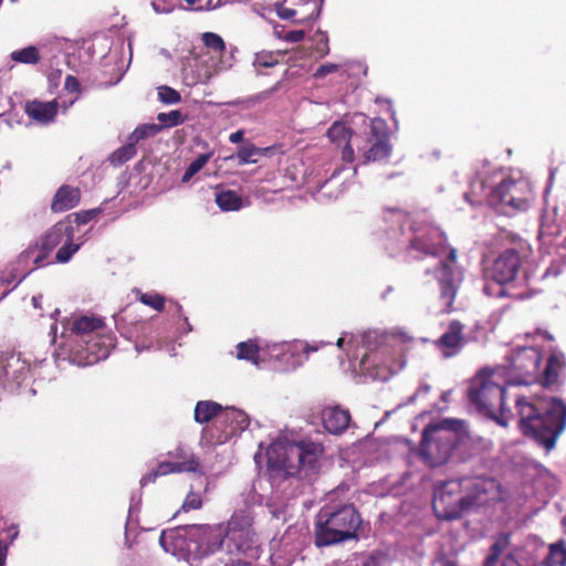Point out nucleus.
Segmentation results:
<instances>
[{"label":"nucleus","mask_w":566,"mask_h":566,"mask_svg":"<svg viewBox=\"0 0 566 566\" xmlns=\"http://www.w3.org/2000/svg\"><path fill=\"white\" fill-rule=\"evenodd\" d=\"M497 424L515 427L549 451L566 428V405L556 397L526 396L509 385L501 388Z\"/></svg>","instance_id":"f257e3e1"},{"label":"nucleus","mask_w":566,"mask_h":566,"mask_svg":"<svg viewBox=\"0 0 566 566\" xmlns=\"http://www.w3.org/2000/svg\"><path fill=\"white\" fill-rule=\"evenodd\" d=\"M447 252V256L433 268L426 270V274H433L439 284L442 312L451 313L458 286L454 280V264L458 260L455 248L448 247V238L439 228L423 224L412 229V234L406 247V253L413 260L424 258H439Z\"/></svg>","instance_id":"f03ea898"},{"label":"nucleus","mask_w":566,"mask_h":566,"mask_svg":"<svg viewBox=\"0 0 566 566\" xmlns=\"http://www.w3.org/2000/svg\"><path fill=\"white\" fill-rule=\"evenodd\" d=\"M494 490L493 478L465 476L446 481L434 490L432 509L439 520H459L463 512L485 504Z\"/></svg>","instance_id":"7ed1b4c3"},{"label":"nucleus","mask_w":566,"mask_h":566,"mask_svg":"<svg viewBox=\"0 0 566 566\" xmlns=\"http://www.w3.org/2000/svg\"><path fill=\"white\" fill-rule=\"evenodd\" d=\"M541 361L542 356L536 348L521 347L506 356L505 363L497 366V370L503 369L516 384L538 381L544 388H549L557 384L559 374L566 366V359L560 352L552 353L543 373H539Z\"/></svg>","instance_id":"20e7f679"},{"label":"nucleus","mask_w":566,"mask_h":566,"mask_svg":"<svg viewBox=\"0 0 566 566\" xmlns=\"http://www.w3.org/2000/svg\"><path fill=\"white\" fill-rule=\"evenodd\" d=\"M361 517L352 503H328L315 517L314 543L317 547L336 545L358 538Z\"/></svg>","instance_id":"39448f33"},{"label":"nucleus","mask_w":566,"mask_h":566,"mask_svg":"<svg viewBox=\"0 0 566 566\" xmlns=\"http://www.w3.org/2000/svg\"><path fill=\"white\" fill-rule=\"evenodd\" d=\"M60 244L62 245L55 254L57 263L69 262L80 249V244L74 243V227L69 220L53 224L20 254V260L32 259L34 269H40L45 265L50 253Z\"/></svg>","instance_id":"423d86ee"},{"label":"nucleus","mask_w":566,"mask_h":566,"mask_svg":"<svg viewBox=\"0 0 566 566\" xmlns=\"http://www.w3.org/2000/svg\"><path fill=\"white\" fill-rule=\"evenodd\" d=\"M461 429V422L451 419L427 424L419 447L422 461L431 468L447 463L460 442Z\"/></svg>","instance_id":"0eeeda50"},{"label":"nucleus","mask_w":566,"mask_h":566,"mask_svg":"<svg viewBox=\"0 0 566 566\" xmlns=\"http://www.w3.org/2000/svg\"><path fill=\"white\" fill-rule=\"evenodd\" d=\"M201 41L206 52L192 53L182 67V80L187 86L206 83L226 69L222 59L227 52V44L222 36L208 31L201 34Z\"/></svg>","instance_id":"6e6552de"},{"label":"nucleus","mask_w":566,"mask_h":566,"mask_svg":"<svg viewBox=\"0 0 566 566\" xmlns=\"http://www.w3.org/2000/svg\"><path fill=\"white\" fill-rule=\"evenodd\" d=\"M323 452L324 447L321 442L301 440L291 446L279 459L277 469L283 471L285 476L311 481L318 473Z\"/></svg>","instance_id":"1a4fd4ad"},{"label":"nucleus","mask_w":566,"mask_h":566,"mask_svg":"<svg viewBox=\"0 0 566 566\" xmlns=\"http://www.w3.org/2000/svg\"><path fill=\"white\" fill-rule=\"evenodd\" d=\"M358 139L357 151L364 158V164L387 159L391 154L388 125L380 117L371 118L365 136Z\"/></svg>","instance_id":"9d476101"},{"label":"nucleus","mask_w":566,"mask_h":566,"mask_svg":"<svg viewBox=\"0 0 566 566\" xmlns=\"http://www.w3.org/2000/svg\"><path fill=\"white\" fill-rule=\"evenodd\" d=\"M532 189L523 178L505 179L497 185V213L513 217L530 209Z\"/></svg>","instance_id":"9b49d317"},{"label":"nucleus","mask_w":566,"mask_h":566,"mask_svg":"<svg viewBox=\"0 0 566 566\" xmlns=\"http://www.w3.org/2000/svg\"><path fill=\"white\" fill-rule=\"evenodd\" d=\"M495 371L491 367L481 368L471 378L468 388V398L476 411L486 419L495 420L492 407V396L495 390Z\"/></svg>","instance_id":"f8f14e48"},{"label":"nucleus","mask_w":566,"mask_h":566,"mask_svg":"<svg viewBox=\"0 0 566 566\" xmlns=\"http://www.w3.org/2000/svg\"><path fill=\"white\" fill-rule=\"evenodd\" d=\"M250 424L249 416L239 409L235 408H226L222 410V413L218 417V426L220 428V432L214 434L212 432L211 427H206L202 429V436L210 443L221 444L224 443L232 436L237 434L240 431L247 429Z\"/></svg>","instance_id":"ddd939ff"},{"label":"nucleus","mask_w":566,"mask_h":566,"mask_svg":"<svg viewBox=\"0 0 566 566\" xmlns=\"http://www.w3.org/2000/svg\"><path fill=\"white\" fill-rule=\"evenodd\" d=\"M513 247L507 248L497 256V284L505 285L515 280L521 268V250L523 241L514 238Z\"/></svg>","instance_id":"4468645a"},{"label":"nucleus","mask_w":566,"mask_h":566,"mask_svg":"<svg viewBox=\"0 0 566 566\" xmlns=\"http://www.w3.org/2000/svg\"><path fill=\"white\" fill-rule=\"evenodd\" d=\"M77 345L81 349L76 350L78 356V364L92 365L101 359H105L109 354V345L106 344L103 338L98 335H88L83 339H77Z\"/></svg>","instance_id":"2eb2a0df"},{"label":"nucleus","mask_w":566,"mask_h":566,"mask_svg":"<svg viewBox=\"0 0 566 566\" xmlns=\"http://www.w3.org/2000/svg\"><path fill=\"white\" fill-rule=\"evenodd\" d=\"M350 413L339 406L326 407L322 411L324 428L333 434H342L350 423Z\"/></svg>","instance_id":"dca6fc26"},{"label":"nucleus","mask_w":566,"mask_h":566,"mask_svg":"<svg viewBox=\"0 0 566 566\" xmlns=\"http://www.w3.org/2000/svg\"><path fill=\"white\" fill-rule=\"evenodd\" d=\"M57 112L59 104L56 101L41 102L32 99L24 104V113L28 117L44 125L52 123L55 119Z\"/></svg>","instance_id":"f3484780"},{"label":"nucleus","mask_w":566,"mask_h":566,"mask_svg":"<svg viewBox=\"0 0 566 566\" xmlns=\"http://www.w3.org/2000/svg\"><path fill=\"white\" fill-rule=\"evenodd\" d=\"M463 325L459 321H452L448 331L437 340V346L442 350L446 357L455 355L463 344Z\"/></svg>","instance_id":"a211bd4d"},{"label":"nucleus","mask_w":566,"mask_h":566,"mask_svg":"<svg viewBox=\"0 0 566 566\" xmlns=\"http://www.w3.org/2000/svg\"><path fill=\"white\" fill-rule=\"evenodd\" d=\"M82 192L78 187L70 185L61 186L51 202V211L54 213L64 212L78 206Z\"/></svg>","instance_id":"6ab92c4d"},{"label":"nucleus","mask_w":566,"mask_h":566,"mask_svg":"<svg viewBox=\"0 0 566 566\" xmlns=\"http://www.w3.org/2000/svg\"><path fill=\"white\" fill-rule=\"evenodd\" d=\"M327 137L333 144L343 147L342 158L344 161L353 163L355 153L350 145L352 129L344 124L334 123L327 130Z\"/></svg>","instance_id":"aec40b11"},{"label":"nucleus","mask_w":566,"mask_h":566,"mask_svg":"<svg viewBox=\"0 0 566 566\" xmlns=\"http://www.w3.org/2000/svg\"><path fill=\"white\" fill-rule=\"evenodd\" d=\"M168 457L177 467L180 473H192L200 470L199 459L188 448L178 446L168 452Z\"/></svg>","instance_id":"412c9836"},{"label":"nucleus","mask_w":566,"mask_h":566,"mask_svg":"<svg viewBox=\"0 0 566 566\" xmlns=\"http://www.w3.org/2000/svg\"><path fill=\"white\" fill-rule=\"evenodd\" d=\"M221 405L210 400L198 401L195 407V420L198 423L211 422V429L217 428L218 417L222 413Z\"/></svg>","instance_id":"4be33fe9"},{"label":"nucleus","mask_w":566,"mask_h":566,"mask_svg":"<svg viewBox=\"0 0 566 566\" xmlns=\"http://www.w3.org/2000/svg\"><path fill=\"white\" fill-rule=\"evenodd\" d=\"M103 327V321L98 317L82 316L72 324V332L78 336V339L95 335Z\"/></svg>","instance_id":"5701e85b"},{"label":"nucleus","mask_w":566,"mask_h":566,"mask_svg":"<svg viewBox=\"0 0 566 566\" xmlns=\"http://www.w3.org/2000/svg\"><path fill=\"white\" fill-rule=\"evenodd\" d=\"M542 566H566V539L560 538L548 545Z\"/></svg>","instance_id":"b1692460"},{"label":"nucleus","mask_w":566,"mask_h":566,"mask_svg":"<svg viewBox=\"0 0 566 566\" xmlns=\"http://www.w3.org/2000/svg\"><path fill=\"white\" fill-rule=\"evenodd\" d=\"M216 203L222 211H238L242 208V197L234 190L216 193Z\"/></svg>","instance_id":"393cba45"},{"label":"nucleus","mask_w":566,"mask_h":566,"mask_svg":"<svg viewBox=\"0 0 566 566\" xmlns=\"http://www.w3.org/2000/svg\"><path fill=\"white\" fill-rule=\"evenodd\" d=\"M171 473H179L175 462L171 460L161 461L158 463L155 470L144 474L139 481L140 486L144 488L150 483H155L159 476H165Z\"/></svg>","instance_id":"a878e982"},{"label":"nucleus","mask_w":566,"mask_h":566,"mask_svg":"<svg viewBox=\"0 0 566 566\" xmlns=\"http://www.w3.org/2000/svg\"><path fill=\"white\" fill-rule=\"evenodd\" d=\"M270 151H271L270 147L260 148L253 144H249V145H245V146H242L241 148H239V150L237 153V158H238L239 165L255 164V163H258L259 157L265 156Z\"/></svg>","instance_id":"bb28decb"},{"label":"nucleus","mask_w":566,"mask_h":566,"mask_svg":"<svg viewBox=\"0 0 566 566\" xmlns=\"http://www.w3.org/2000/svg\"><path fill=\"white\" fill-rule=\"evenodd\" d=\"M137 154L136 146L127 139V144L114 150L109 157L108 161L114 167H119L134 158Z\"/></svg>","instance_id":"cd10ccee"},{"label":"nucleus","mask_w":566,"mask_h":566,"mask_svg":"<svg viewBox=\"0 0 566 566\" xmlns=\"http://www.w3.org/2000/svg\"><path fill=\"white\" fill-rule=\"evenodd\" d=\"M12 61L22 64H36L41 60L40 52L34 45L25 46L21 50L13 51L10 54Z\"/></svg>","instance_id":"c85d7f7f"},{"label":"nucleus","mask_w":566,"mask_h":566,"mask_svg":"<svg viewBox=\"0 0 566 566\" xmlns=\"http://www.w3.org/2000/svg\"><path fill=\"white\" fill-rule=\"evenodd\" d=\"M163 130V126L157 124H142L138 125L133 133L128 136V140H130L135 146L142 140L154 137Z\"/></svg>","instance_id":"c756f323"},{"label":"nucleus","mask_w":566,"mask_h":566,"mask_svg":"<svg viewBox=\"0 0 566 566\" xmlns=\"http://www.w3.org/2000/svg\"><path fill=\"white\" fill-rule=\"evenodd\" d=\"M260 347L252 340L241 342L237 345V357L250 360L258 365Z\"/></svg>","instance_id":"7c9ffc66"},{"label":"nucleus","mask_w":566,"mask_h":566,"mask_svg":"<svg viewBox=\"0 0 566 566\" xmlns=\"http://www.w3.org/2000/svg\"><path fill=\"white\" fill-rule=\"evenodd\" d=\"M159 126L164 128H171L181 125L186 122L187 116L179 109L170 111L169 113H159L157 115Z\"/></svg>","instance_id":"2f4dec72"},{"label":"nucleus","mask_w":566,"mask_h":566,"mask_svg":"<svg viewBox=\"0 0 566 566\" xmlns=\"http://www.w3.org/2000/svg\"><path fill=\"white\" fill-rule=\"evenodd\" d=\"M211 156V153H205L200 154L196 159H193L187 167L186 171L184 172L181 181L188 182L197 172H199L207 165Z\"/></svg>","instance_id":"473e14b6"},{"label":"nucleus","mask_w":566,"mask_h":566,"mask_svg":"<svg viewBox=\"0 0 566 566\" xmlns=\"http://www.w3.org/2000/svg\"><path fill=\"white\" fill-rule=\"evenodd\" d=\"M3 374L7 378H18V373L27 369L24 361L15 355H10L2 365Z\"/></svg>","instance_id":"72a5a7b5"},{"label":"nucleus","mask_w":566,"mask_h":566,"mask_svg":"<svg viewBox=\"0 0 566 566\" xmlns=\"http://www.w3.org/2000/svg\"><path fill=\"white\" fill-rule=\"evenodd\" d=\"M158 91V98L161 103L167 105H174L181 102V95L178 91L175 88L163 85L157 88Z\"/></svg>","instance_id":"f704fd0d"},{"label":"nucleus","mask_w":566,"mask_h":566,"mask_svg":"<svg viewBox=\"0 0 566 566\" xmlns=\"http://www.w3.org/2000/svg\"><path fill=\"white\" fill-rule=\"evenodd\" d=\"M138 300L157 312H163L165 308V297L158 293H140Z\"/></svg>","instance_id":"c9c22d12"},{"label":"nucleus","mask_w":566,"mask_h":566,"mask_svg":"<svg viewBox=\"0 0 566 566\" xmlns=\"http://www.w3.org/2000/svg\"><path fill=\"white\" fill-rule=\"evenodd\" d=\"M281 55V53L262 51L256 53L255 63L263 67H272L279 63V57Z\"/></svg>","instance_id":"e433bc0d"},{"label":"nucleus","mask_w":566,"mask_h":566,"mask_svg":"<svg viewBox=\"0 0 566 566\" xmlns=\"http://www.w3.org/2000/svg\"><path fill=\"white\" fill-rule=\"evenodd\" d=\"M187 4L195 7L198 11H210L222 6L221 0H184Z\"/></svg>","instance_id":"4c0bfd02"},{"label":"nucleus","mask_w":566,"mask_h":566,"mask_svg":"<svg viewBox=\"0 0 566 566\" xmlns=\"http://www.w3.org/2000/svg\"><path fill=\"white\" fill-rule=\"evenodd\" d=\"M202 505L201 495L197 492L190 491L182 504V510L188 512L191 510H198Z\"/></svg>","instance_id":"58836bf2"},{"label":"nucleus","mask_w":566,"mask_h":566,"mask_svg":"<svg viewBox=\"0 0 566 566\" xmlns=\"http://www.w3.org/2000/svg\"><path fill=\"white\" fill-rule=\"evenodd\" d=\"M339 69V65L337 64H334V63H325L323 65H321L314 73V77L315 78H323L325 77L327 74H331V73H334V72H337Z\"/></svg>","instance_id":"ea45409f"},{"label":"nucleus","mask_w":566,"mask_h":566,"mask_svg":"<svg viewBox=\"0 0 566 566\" xmlns=\"http://www.w3.org/2000/svg\"><path fill=\"white\" fill-rule=\"evenodd\" d=\"M64 88L70 93H81V83L74 75H67L64 82Z\"/></svg>","instance_id":"a19ab883"},{"label":"nucleus","mask_w":566,"mask_h":566,"mask_svg":"<svg viewBox=\"0 0 566 566\" xmlns=\"http://www.w3.org/2000/svg\"><path fill=\"white\" fill-rule=\"evenodd\" d=\"M486 263H488V259H486V258H484V259H483V266H484V268H483V271H484V277H485V280L488 281V283H486V284H485V286H484V291H485V293H486V294L491 295V292H490V289H491V286H490V282L495 281V271H493L492 269H489V268L486 266Z\"/></svg>","instance_id":"79ce46f5"},{"label":"nucleus","mask_w":566,"mask_h":566,"mask_svg":"<svg viewBox=\"0 0 566 566\" xmlns=\"http://www.w3.org/2000/svg\"><path fill=\"white\" fill-rule=\"evenodd\" d=\"M95 216H96V212L94 210L82 211V212H78V213L75 214V222L77 224H86Z\"/></svg>","instance_id":"37998d69"},{"label":"nucleus","mask_w":566,"mask_h":566,"mask_svg":"<svg viewBox=\"0 0 566 566\" xmlns=\"http://www.w3.org/2000/svg\"><path fill=\"white\" fill-rule=\"evenodd\" d=\"M385 213L392 216L398 222H402L407 218V212L401 208H386Z\"/></svg>","instance_id":"c03bdc74"},{"label":"nucleus","mask_w":566,"mask_h":566,"mask_svg":"<svg viewBox=\"0 0 566 566\" xmlns=\"http://www.w3.org/2000/svg\"><path fill=\"white\" fill-rule=\"evenodd\" d=\"M304 35H305L304 31L296 30V31L287 32L285 35V39L290 42H300L304 39Z\"/></svg>","instance_id":"a18cd8bd"},{"label":"nucleus","mask_w":566,"mask_h":566,"mask_svg":"<svg viewBox=\"0 0 566 566\" xmlns=\"http://www.w3.org/2000/svg\"><path fill=\"white\" fill-rule=\"evenodd\" d=\"M483 566H495V543L490 546V553L485 558Z\"/></svg>","instance_id":"49530a36"},{"label":"nucleus","mask_w":566,"mask_h":566,"mask_svg":"<svg viewBox=\"0 0 566 566\" xmlns=\"http://www.w3.org/2000/svg\"><path fill=\"white\" fill-rule=\"evenodd\" d=\"M8 553V545L0 539V566H4Z\"/></svg>","instance_id":"de8ad7c7"},{"label":"nucleus","mask_w":566,"mask_h":566,"mask_svg":"<svg viewBox=\"0 0 566 566\" xmlns=\"http://www.w3.org/2000/svg\"><path fill=\"white\" fill-rule=\"evenodd\" d=\"M244 132L243 130H237L232 133L229 137V140L233 144H238L243 140Z\"/></svg>","instance_id":"09e8293b"},{"label":"nucleus","mask_w":566,"mask_h":566,"mask_svg":"<svg viewBox=\"0 0 566 566\" xmlns=\"http://www.w3.org/2000/svg\"><path fill=\"white\" fill-rule=\"evenodd\" d=\"M293 14H294V10L289 9V10H286L284 13H282V14H281V17H282L283 19H287V18H291Z\"/></svg>","instance_id":"8fccbe9b"},{"label":"nucleus","mask_w":566,"mask_h":566,"mask_svg":"<svg viewBox=\"0 0 566 566\" xmlns=\"http://www.w3.org/2000/svg\"><path fill=\"white\" fill-rule=\"evenodd\" d=\"M512 296L504 289L497 290V297Z\"/></svg>","instance_id":"3c124183"},{"label":"nucleus","mask_w":566,"mask_h":566,"mask_svg":"<svg viewBox=\"0 0 566 566\" xmlns=\"http://www.w3.org/2000/svg\"><path fill=\"white\" fill-rule=\"evenodd\" d=\"M42 298V296H33L32 297V303L34 305V307H39V301Z\"/></svg>","instance_id":"603ef678"},{"label":"nucleus","mask_w":566,"mask_h":566,"mask_svg":"<svg viewBox=\"0 0 566 566\" xmlns=\"http://www.w3.org/2000/svg\"><path fill=\"white\" fill-rule=\"evenodd\" d=\"M442 566H458L455 562L446 559Z\"/></svg>","instance_id":"864d4df0"},{"label":"nucleus","mask_w":566,"mask_h":566,"mask_svg":"<svg viewBox=\"0 0 566 566\" xmlns=\"http://www.w3.org/2000/svg\"><path fill=\"white\" fill-rule=\"evenodd\" d=\"M371 336H374L375 338H377L379 335H378L377 333H368V334L366 335V338H367V342H368V343H369V338H370Z\"/></svg>","instance_id":"5fc2aeb1"},{"label":"nucleus","mask_w":566,"mask_h":566,"mask_svg":"<svg viewBox=\"0 0 566 566\" xmlns=\"http://www.w3.org/2000/svg\"><path fill=\"white\" fill-rule=\"evenodd\" d=\"M12 530H13V534H12V536H11V541H13V539L18 536V531H17V528H15V527H12Z\"/></svg>","instance_id":"6e6d98bb"},{"label":"nucleus","mask_w":566,"mask_h":566,"mask_svg":"<svg viewBox=\"0 0 566 566\" xmlns=\"http://www.w3.org/2000/svg\"><path fill=\"white\" fill-rule=\"evenodd\" d=\"M314 350H316L315 347H310L308 345L306 346V349H305L306 353L314 352Z\"/></svg>","instance_id":"4d7b16f0"},{"label":"nucleus","mask_w":566,"mask_h":566,"mask_svg":"<svg viewBox=\"0 0 566 566\" xmlns=\"http://www.w3.org/2000/svg\"><path fill=\"white\" fill-rule=\"evenodd\" d=\"M343 343H344V338H339V339L337 340V346H338V347H342V346H343Z\"/></svg>","instance_id":"13d9d810"},{"label":"nucleus","mask_w":566,"mask_h":566,"mask_svg":"<svg viewBox=\"0 0 566 566\" xmlns=\"http://www.w3.org/2000/svg\"><path fill=\"white\" fill-rule=\"evenodd\" d=\"M500 544H501V541H500V538H497V542H496V545H497V555L500 554Z\"/></svg>","instance_id":"bf43d9fd"},{"label":"nucleus","mask_w":566,"mask_h":566,"mask_svg":"<svg viewBox=\"0 0 566 566\" xmlns=\"http://www.w3.org/2000/svg\"><path fill=\"white\" fill-rule=\"evenodd\" d=\"M501 493H502L501 486L497 485V495H500Z\"/></svg>","instance_id":"052dcab7"},{"label":"nucleus","mask_w":566,"mask_h":566,"mask_svg":"<svg viewBox=\"0 0 566 566\" xmlns=\"http://www.w3.org/2000/svg\"><path fill=\"white\" fill-rule=\"evenodd\" d=\"M391 335H392V336H397V335H399V336H403L405 334H403V333H399V334H395V333H392Z\"/></svg>","instance_id":"680f3d73"},{"label":"nucleus","mask_w":566,"mask_h":566,"mask_svg":"<svg viewBox=\"0 0 566 566\" xmlns=\"http://www.w3.org/2000/svg\"><path fill=\"white\" fill-rule=\"evenodd\" d=\"M380 337L386 338L387 334H381Z\"/></svg>","instance_id":"e2e57ef3"}]
</instances>
